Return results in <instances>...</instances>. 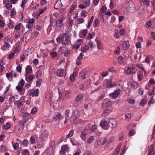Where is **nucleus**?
Returning <instances> with one entry per match:
<instances>
[{
	"label": "nucleus",
	"instance_id": "nucleus-1",
	"mask_svg": "<svg viewBox=\"0 0 155 155\" xmlns=\"http://www.w3.org/2000/svg\"><path fill=\"white\" fill-rule=\"evenodd\" d=\"M58 43L61 42L62 45H68L71 43V38L66 33L60 34L56 39Z\"/></svg>",
	"mask_w": 155,
	"mask_h": 155
},
{
	"label": "nucleus",
	"instance_id": "nucleus-2",
	"mask_svg": "<svg viewBox=\"0 0 155 155\" xmlns=\"http://www.w3.org/2000/svg\"><path fill=\"white\" fill-rule=\"evenodd\" d=\"M104 107V114L106 115H108V113L111 112L112 110V108L110 105V102L109 99H105L102 105Z\"/></svg>",
	"mask_w": 155,
	"mask_h": 155
},
{
	"label": "nucleus",
	"instance_id": "nucleus-3",
	"mask_svg": "<svg viewBox=\"0 0 155 155\" xmlns=\"http://www.w3.org/2000/svg\"><path fill=\"white\" fill-rule=\"evenodd\" d=\"M137 71L136 68L134 67H127V69L125 70V73L126 74H135Z\"/></svg>",
	"mask_w": 155,
	"mask_h": 155
},
{
	"label": "nucleus",
	"instance_id": "nucleus-4",
	"mask_svg": "<svg viewBox=\"0 0 155 155\" xmlns=\"http://www.w3.org/2000/svg\"><path fill=\"white\" fill-rule=\"evenodd\" d=\"M88 72L87 69H85L82 71L80 73V76L82 79H84L88 76Z\"/></svg>",
	"mask_w": 155,
	"mask_h": 155
},
{
	"label": "nucleus",
	"instance_id": "nucleus-5",
	"mask_svg": "<svg viewBox=\"0 0 155 155\" xmlns=\"http://www.w3.org/2000/svg\"><path fill=\"white\" fill-rule=\"evenodd\" d=\"M120 91V89H117L114 91V93H110V96L112 99H115L118 97Z\"/></svg>",
	"mask_w": 155,
	"mask_h": 155
},
{
	"label": "nucleus",
	"instance_id": "nucleus-6",
	"mask_svg": "<svg viewBox=\"0 0 155 155\" xmlns=\"http://www.w3.org/2000/svg\"><path fill=\"white\" fill-rule=\"evenodd\" d=\"M97 128V127L94 124H91L90 123L88 125L87 128L86 127V130H90L91 132L93 133L95 132V129Z\"/></svg>",
	"mask_w": 155,
	"mask_h": 155
},
{
	"label": "nucleus",
	"instance_id": "nucleus-7",
	"mask_svg": "<svg viewBox=\"0 0 155 155\" xmlns=\"http://www.w3.org/2000/svg\"><path fill=\"white\" fill-rule=\"evenodd\" d=\"M32 31H28L25 33L23 35V38L25 37L26 39L29 40L32 37Z\"/></svg>",
	"mask_w": 155,
	"mask_h": 155
},
{
	"label": "nucleus",
	"instance_id": "nucleus-8",
	"mask_svg": "<svg viewBox=\"0 0 155 155\" xmlns=\"http://www.w3.org/2000/svg\"><path fill=\"white\" fill-rule=\"evenodd\" d=\"M109 125L112 128H115L116 127L117 122L115 119L111 118L110 119Z\"/></svg>",
	"mask_w": 155,
	"mask_h": 155
},
{
	"label": "nucleus",
	"instance_id": "nucleus-9",
	"mask_svg": "<svg viewBox=\"0 0 155 155\" xmlns=\"http://www.w3.org/2000/svg\"><path fill=\"white\" fill-rule=\"evenodd\" d=\"M35 19L34 18L29 19L28 23L26 25V27L29 29H30L33 26V24L35 22Z\"/></svg>",
	"mask_w": 155,
	"mask_h": 155
},
{
	"label": "nucleus",
	"instance_id": "nucleus-10",
	"mask_svg": "<svg viewBox=\"0 0 155 155\" xmlns=\"http://www.w3.org/2000/svg\"><path fill=\"white\" fill-rule=\"evenodd\" d=\"M100 124L101 127L105 130L108 129L109 126V123L108 124L107 121H101Z\"/></svg>",
	"mask_w": 155,
	"mask_h": 155
},
{
	"label": "nucleus",
	"instance_id": "nucleus-11",
	"mask_svg": "<svg viewBox=\"0 0 155 155\" xmlns=\"http://www.w3.org/2000/svg\"><path fill=\"white\" fill-rule=\"evenodd\" d=\"M8 39L5 38L4 41V42L5 44L2 47L1 49L4 50L6 49L5 48H9L10 47V45L8 42H7Z\"/></svg>",
	"mask_w": 155,
	"mask_h": 155
},
{
	"label": "nucleus",
	"instance_id": "nucleus-12",
	"mask_svg": "<svg viewBox=\"0 0 155 155\" xmlns=\"http://www.w3.org/2000/svg\"><path fill=\"white\" fill-rule=\"evenodd\" d=\"M63 7V5L62 4L61 0H58L56 2L54 8L57 9H58Z\"/></svg>",
	"mask_w": 155,
	"mask_h": 155
},
{
	"label": "nucleus",
	"instance_id": "nucleus-13",
	"mask_svg": "<svg viewBox=\"0 0 155 155\" xmlns=\"http://www.w3.org/2000/svg\"><path fill=\"white\" fill-rule=\"evenodd\" d=\"M130 45L128 41H125L123 42L122 44V47L124 50H127L129 48Z\"/></svg>",
	"mask_w": 155,
	"mask_h": 155
},
{
	"label": "nucleus",
	"instance_id": "nucleus-14",
	"mask_svg": "<svg viewBox=\"0 0 155 155\" xmlns=\"http://www.w3.org/2000/svg\"><path fill=\"white\" fill-rule=\"evenodd\" d=\"M155 153V149H154V145L152 144L148 150L147 155H153Z\"/></svg>",
	"mask_w": 155,
	"mask_h": 155
},
{
	"label": "nucleus",
	"instance_id": "nucleus-15",
	"mask_svg": "<svg viewBox=\"0 0 155 155\" xmlns=\"http://www.w3.org/2000/svg\"><path fill=\"white\" fill-rule=\"evenodd\" d=\"M82 42L83 41L81 39L77 40L75 43V45H73L74 48L75 49H78L81 43H82Z\"/></svg>",
	"mask_w": 155,
	"mask_h": 155
},
{
	"label": "nucleus",
	"instance_id": "nucleus-16",
	"mask_svg": "<svg viewBox=\"0 0 155 155\" xmlns=\"http://www.w3.org/2000/svg\"><path fill=\"white\" fill-rule=\"evenodd\" d=\"M39 90L38 89L35 90L34 91H31L29 95L32 97L34 96H37L38 95Z\"/></svg>",
	"mask_w": 155,
	"mask_h": 155
},
{
	"label": "nucleus",
	"instance_id": "nucleus-17",
	"mask_svg": "<svg viewBox=\"0 0 155 155\" xmlns=\"http://www.w3.org/2000/svg\"><path fill=\"white\" fill-rule=\"evenodd\" d=\"M3 3L4 4L5 3L6 4L5 5V7L7 9H9L12 8V6L11 4L9 3V0H4L3 1Z\"/></svg>",
	"mask_w": 155,
	"mask_h": 155
},
{
	"label": "nucleus",
	"instance_id": "nucleus-18",
	"mask_svg": "<svg viewBox=\"0 0 155 155\" xmlns=\"http://www.w3.org/2000/svg\"><path fill=\"white\" fill-rule=\"evenodd\" d=\"M57 74L58 76L59 77H63L64 74V71L62 69H58L57 72Z\"/></svg>",
	"mask_w": 155,
	"mask_h": 155
},
{
	"label": "nucleus",
	"instance_id": "nucleus-19",
	"mask_svg": "<svg viewBox=\"0 0 155 155\" xmlns=\"http://www.w3.org/2000/svg\"><path fill=\"white\" fill-rule=\"evenodd\" d=\"M61 118V113H57L55 115H54L53 119V120H59Z\"/></svg>",
	"mask_w": 155,
	"mask_h": 155
},
{
	"label": "nucleus",
	"instance_id": "nucleus-20",
	"mask_svg": "<svg viewBox=\"0 0 155 155\" xmlns=\"http://www.w3.org/2000/svg\"><path fill=\"white\" fill-rule=\"evenodd\" d=\"M117 83L112 82L111 81H109L107 84V88L112 87L116 86Z\"/></svg>",
	"mask_w": 155,
	"mask_h": 155
},
{
	"label": "nucleus",
	"instance_id": "nucleus-21",
	"mask_svg": "<svg viewBox=\"0 0 155 155\" xmlns=\"http://www.w3.org/2000/svg\"><path fill=\"white\" fill-rule=\"evenodd\" d=\"M63 21V20L61 18H58L56 22L57 26L59 27L62 25V23Z\"/></svg>",
	"mask_w": 155,
	"mask_h": 155
},
{
	"label": "nucleus",
	"instance_id": "nucleus-22",
	"mask_svg": "<svg viewBox=\"0 0 155 155\" xmlns=\"http://www.w3.org/2000/svg\"><path fill=\"white\" fill-rule=\"evenodd\" d=\"M52 98V96L49 93L47 94L45 96V99L46 101H47L49 102H51Z\"/></svg>",
	"mask_w": 155,
	"mask_h": 155
},
{
	"label": "nucleus",
	"instance_id": "nucleus-23",
	"mask_svg": "<svg viewBox=\"0 0 155 155\" xmlns=\"http://www.w3.org/2000/svg\"><path fill=\"white\" fill-rule=\"evenodd\" d=\"M127 5L128 8H130L134 6L132 0H129V1H127Z\"/></svg>",
	"mask_w": 155,
	"mask_h": 155
},
{
	"label": "nucleus",
	"instance_id": "nucleus-24",
	"mask_svg": "<svg viewBox=\"0 0 155 155\" xmlns=\"http://www.w3.org/2000/svg\"><path fill=\"white\" fill-rule=\"evenodd\" d=\"M86 136V134L85 132L84 131L81 132V134L80 135V137L82 140H84L85 139Z\"/></svg>",
	"mask_w": 155,
	"mask_h": 155
},
{
	"label": "nucleus",
	"instance_id": "nucleus-25",
	"mask_svg": "<svg viewBox=\"0 0 155 155\" xmlns=\"http://www.w3.org/2000/svg\"><path fill=\"white\" fill-rule=\"evenodd\" d=\"M73 115L74 117V119H76L77 118L78 116L80 115V112L79 110H76L73 113Z\"/></svg>",
	"mask_w": 155,
	"mask_h": 155
},
{
	"label": "nucleus",
	"instance_id": "nucleus-26",
	"mask_svg": "<svg viewBox=\"0 0 155 155\" xmlns=\"http://www.w3.org/2000/svg\"><path fill=\"white\" fill-rule=\"evenodd\" d=\"M77 76L76 72H74L71 75L70 77V79L71 81H74L75 80V78Z\"/></svg>",
	"mask_w": 155,
	"mask_h": 155
},
{
	"label": "nucleus",
	"instance_id": "nucleus-27",
	"mask_svg": "<svg viewBox=\"0 0 155 155\" xmlns=\"http://www.w3.org/2000/svg\"><path fill=\"white\" fill-rule=\"evenodd\" d=\"M83 97V95L82 94H79L77 96L75 100L77 102L81 101L82 100Z\"/></svg>",
	"mask_w": 155,
	"mask_h": 155
},
{
	"label": "nucleus",
	"instance_id": "nucleus-28",
	"mask_svg": "<svg viewBox=\"0 0 155 155\" xmlns=\"http://www.w3.org/2000/svg\"><path fill=\"white\" fill-rule=\"evenodd\" d=\"M26 72L28 73H30L32 72V70L31 66L29 65H28L26 68Z\"/></svg>",
	"mask_w": 155,
	"mask_h": 155
},
{
	"label": "nucleus",
	"instance_id": "nucleus-29",
	"mask_svg": "<svg viewBox=\"0 0 155 155\" xmlns=\"http://www.w3.org/2000/svg\"><path fill=\"white\" fill-rule=\"evenodd\" d=\"M118 62L119 64H122L124 63V57L121 56H119L117 58Z\"/></svg>",
	"mask_w": 155,
	"mask_h": 155
},
{
	"label": "nucleus",
	"instance_id": "nucleus-30",
	"mask_svg": "<svg viewBox=\"0 0 155 155\" xmlns=\"http://www.w3.org/2000/svg\"><path fill=\"white\" fill-rule=\"evenodd\" d=\"M99 25V21L96 18V19H95V20H94V21L93 25L95 27H96L98 26Z\"/></svg>",
	"mask_w": 155,
	"mask_h": 155
},
{
	"label": "nucleus",
	"instance_id": "nucleus-31",
	"mask_svg": "<svg viewBox=\"0 0 155 155\" xmlns=\"http://www.w3.org/2000/svg\"><path fill=\"white\" fill-rule=\"evenodd\" d=\"M71 96V92L69 91L66 92L65 93V96L66 99H68Z\"/></svg>",
	"mask_w": 155,
	"mask_h": 155
},
{
	"label": "nucleus",
	"instance_id": "nucleus-32",
	"mask_svg": "<svg viewBox=\"0 0 155 155\" xmlns=\"http://www.w3.org/2000/svg\"><path fill=\"white\" fill-rule=\"evenodd\" d=\"M107 90H103L102 91V93H103V94H101V96L98 98V99L99 100H101L104 97V95L107 92Z\"/></svg>",
	"mask_w": 155,
	"mask_h": 155
},
{
	"label": "nucleus",
	"instance_id": "nucleus-33",
	"mask_svg": "<svg viewBox=\"0 0 155 155\" xmlns=\"http://www.w3.org/2000/svg\"><path fill=\"white\" fill-rule=\"evenodd\" d=\"M94 140V137L93 136H91L87 140V142L89 143H91Z\"/></svg>",
	"mask_w": 155,
	"mask_h": 155
},
{
	"label": "nucleus",
	"instance_id": "nucleus-34",
	"mask_svg": "<svg viewBox=\"0 0 155 155\" xmlns=\"http://www.w3.org/2000/svg\"><path fill=\"white\" fill-rule=\"evenodd\" d=\"M147 102V100L145 99H142L140 101L139 104L141 106H143L146 104Z\"/></svg>",
	"mask_w": 155,
	"mask_h": 155
},
{
	"label": "nucleus",
	"instance_id": "nucleus-35",
	"mask_svg": "<svg viewBox=\"0 0 155 155\" xmlns=\"http://www.w3.org/2000/svg\"><path fill=\"white\" fill-rule=\"evenodd\" d=\"M29 143V142L28 140L26 139L24 140L22 143V144L24 146L27 147L28 146Z\"/></svg>",
	"mask_w": 155,
	"mask_h": 155
},
{
	"label": "nucleus",
	"instance_id": "nucleus-36",
	"mask_svg": "<svg viewBox=\"0 0 155 155\" xmlns=\"http://www.w3.org/2000/svg\"><path fill=\"white\" fill-rule=\"evenodd\" d=\"M155 103V100L153 98V97H152L149 100L148 103V104L149 106H150L151 104H153Z\"/></svg>",
	"mask_w": 155,
	"mask_h": 155
},
{
	"label": "nucleus",
	"instance_id": "nucleus-37",
	"mask_svg": "<svg viewBox=\"0 0 155 155\" xmlns=\"http://www.w3.org/2000/svg\"><path fill=\"white\" fill-rule=\"evenodd\" d=\"M87 14V12L85 10H83L81 13V17L84 18L86 16Z\"/></svg>",
	"mask_w": 155,
	"mask_h": 155
},
{
	"label": "nucleus",
	"instance_id": "nucleus-38",
	"mask_svg": "<svg viewBox=\"0 0 155 155\" xmlns=\"http://www.w3.org/2000/svg\"><path fill=\"white\" fill-rule=\"evenodd\" d=\"M97 43L98 48L99 49H102L103 47L102 45L101 44L100 41H97Z\"/></svg>",
	"mask_w": 155,
	"mask_h": 155
},
{
	"label": "nucleus",
	"instance_id": "nucleus-39",
	"mask_svg": "<svg viewBox=\"0 0 155 155\" xmlns=\"http://www.w3.org/2000/svg\"><path fill=\"white\" fill-rule=\"evenodd\" d=\"M135 134V130L134 129H132L129 132V136H131L134 135Z\"/></svg>",
	"mask_w": 155,
	"mask_h": 155
},
{
	"label": "nucleus",
	"instance_id": "nucleus-40",
	"mask_svg": "<svg viewBox=\"0 0 155 155\" xmlns=\"http://www.w3.org/2000/svg\"><path fill=\"white\" fill-rule=\"evenodd\" d=\"M23 88V87H22V86H19V83L18 84V85H17L16 87V89L19 92H20L21 91H22Z\"/></svg>",
	"mask_w": 155,
	"mask_h": 155
},
{
	"label": "nucleus",
	"instance_id": "nucleus-41",
	"mask_svg": "<svg viewBox=\"0 0 155 155\" xmlns=\"http://www.w3.org/2000/svg\"><path fill=\"white\" fill-rule=\"evenodd\" d=\"M74 130H71L68 134L66 136V137L68 138H69L72 137L74 134Z\"/></svg>",
	"mask_w": 155,
	"mask_h": 155
},
{
	"label": "nucleus",
	"instance_id": "nucleus-42",
	"mask_svg": "<svg viewBox=\"0 0 155 155\" xmlns=\"http://www.w3.org/2000/svg\"><path fill=\"white\" fill-rule=\"evenodd\" d=\"M10 124L8 123H6V125L5 124L4 125V128L5 130H7L10 128Z\"/></svg>",
	"mask_w": 155,
	"mask_h": 155
},
{
	"label": "nucleus",
	"instance_id": "nucleus-43",
	"mask_svg": "<svg viewBox=\"0 0 155 155\" xmlns=\"http://www.w3.org/2000/svg\"><path fill=\"white\" fill-rule=\"evenodd\" d=\"M38 111V109L35 107L33 108L31 110V113L32 114H35Z\"/></svg>",
	"mask_w": 155,
	"mask_h": 155
},
{
	"label": "nucleus",
	"instance_id": "nucleus-44",
	"mask_svg": "<svg viewBox=\"0 0 155 155\" xmlns=\"http://www.w3.org/2000/svg\"><path fill=\"white\" fill-rule=\"evenodd\" d=\"M94 18V16H92L91 17L90 21L89 22L88 25L87 26V28H89L90 27L91 25V23L93 21Z\"/></svg>",
	"mask_w": 155,
	"mask_h": 155
},
{
	"label": "nucleus",
	"instance_id": "nucleus-45",
	"mask_svg": "<svg viewBox=\"0 0 155 155\" xmlns=\"http://www.w3.org/2000/svg\"><path fill=\"white\" fill-rule=\"evenodd\" d=\"M151 21H148L146 23L145 26L147 28H148L149 27H151Z\"/></svg>",
	"mask_w": 155,
	"mask_h": 155
},
{
	"label": "nucleus",
	"instance_id": "nucleus-46",
	"mask_svg": "<svg viewBox=\"0 0 155 155\" xmlns=\"http://www.w3.org/2000/svg\"><path fill=\"white\" fill-rule=\"evenodd\" d=\"M13 72V71H12L10 73H7L6 74V77L8 78H10V77H13V75H12V73Z\"/></svg>",
	"mask_w": 155,
	"mask_h": 155
},
{
	"label": "nucleus",
	"instance_id": "nucleus-47",
	"mask_svg": "<svg viewBox=\"0 0 155 155\" xmlns=\"http://www.w3.org/2000/svg\"><path fill=\"white\" fill-rule=\"evenodd\" d=\"M131 114H125V119L127 120H129L131 117Z\"/></svg>",
	"mask_w": 155,
	"mask_h": 155
},
{
	"label": "nucleus",
	"instance_id": "nucleus-48",
	"mask_svg": "<svg viewBox=\"0 0 155 155\" xmlns=\"http://www.w3.org/2000/svg\"><path fill=\"white\" fill-rule=\"evenodd\" d=\"M42 81V79H38L37 80L36 83V86L37 87H39Z\"/></svg>",
	"mask_w": 155,
	"mask_h": 155
},
{
	"label": "nucleus",
	"instance_id": "nucleus-49",
	"mask_svg": "<svg viewBox=\"0 0 155 155\" xmlns=\"http://www.w3.org/2000/svg\"><path fill=\"white\" fill-rule=\"evenodd\" d=\"M70 110H67L65 113V117L69 118Z\"/></svg>",
	"mask_w": 155,
	"mask_h": 155
},
{
	"label": "nucleus",
	"instance_id": "nucleus-50",
	"mask_svg": "<svg viewBox=\"0 0 155 155\" xmlns=\"http://www.w3.org/2000/svg\"><path fill=\"white\" fill-rule=\"evenodd\" d=\"M142 2L144 4L146 5L147 6H149L150 2L148 0H143Z\"/></svg>",
	"mask_w": 155,
	"mask_h": 155
},
{
	"label": "nucleus",
	"instance_id": "nucleus-51",
	"mask_svg": "<svg viewBox=\"0 0 155 155\" xmlns=\"http://www.w3.org/2000/svg\"><path fill=\"white\" fill-rule=\"evenodd\" d=\"M61 149L62 150L66 151L68 149V146L67 145H62L61 147Z\"/></svg>",
	"mask_w": 155,
	"mask_h": 155
},
{
	"label": "nucleus",
	"instance_id": "nucleus-52",
	"mask_svg": "<svg viewBox=\"0 0 155 155\" xmlns=\"http://www.w3.org/2000/svg\"><path fill=\"white\" fill-rule=\"evenodd\" d=\"M18 145H19L18 143H17V142L15 143L14 144H13V148L15 150L17 149L18 148Z\"/></svg>",
	"mask_w": 155,
	"mask_h": 155
},
{
	"label": "nucleus",
	"instance_id": "nucleus-53",
	"mask_svg": "<svg viewBox=\"0 0 155 155\" xmlns=\"http://www.w3.org/2000/svg\"><path fill=\"white\" fill-rule=\"evenodd\" d=\"M89 48L88 46L87 45H85L83 48L82 51L83 52H86Z\"/></svg>",
	"mask_w": 155,
	"mask_h": 155
},
{
	"label": "nucleus",
	"instance_id": "nucleus-54",
	"mask_svg": "<svg viewBox=\"0 0 155 155\" xmlns=\"http://www.w3.org/2000/svg\"><path fill=\"white\" fill-rule=\"evenodd\" d=\"M15 55V53L13 52L11 53L7 57L8 59H11L13 58V57Z\"/></svg>",
	"mask_w": 155,
	"mask_h": 155
},
{
	"label": "nucleus",
	"instance_id": "nucleus-55",
	"mask_svg": "<svg viewBox=\"0 0 155 155\" xmlns=\"http://www.w3.org/2000/svg\"><path fill=\"white\" fill-rule=\"evenodd\" d=\"M16 14L15 11L13 9H12L10 11V15L11 16H14Z\"/></svg>",
	"mask_w": 155,
	"mask_h": 155
},
{
	"label": "nucleus",
	"instance_id": "nucleus-56",
	"mask_svg": "<svg viewBox=\"0 0 155 155\" xmlns=\"http://www.w3.org/2000/svg\"><path fill=\"white\" fill-rule=\"evenodd\" d=\"M23 155H29V153L28 150L27 149H25L23 151Z\"/></svg>",
	"mask_w": 155,
	"mask_h": 155
},
{
	"label": "nucleus",
	"instance_id": "nucleus-57",
	"mask_svg": "<svg viewBox=\"0 0 155 155\" xmlns=\"http://www.w3.org/2000/svg\"><path fill=\"white\" fill-rule=\"evenodd\" d=\"M154 90H153L151 91L150 90L147 93V94L149 95L150 96H151L152 95H154V94H153V93L154 92Z\"/></svg>",
	"mask_w": 155,
	"mask_h": 155
},
{
	"label": "nucleus",
	"instance_id": "nucleus-58",
	"mask_svg": "<svg viewBox=\"0 0 155 155\" xmlns=\"http://www.w3.org/2000/svg\"><path fill=\"white\" fill-rule=\"evenodd\" d=\"M31 143L32 144L34 143H35V140L34 137H31L30 139Z\"/></svg>",
	"mask_w": 155,
	"mask_h": 155
},
{
	"label": "nucleus",
	"instance_id": "nucleus-59",
	"mask_svg": "<svg viewBox=\"0 0 155 155\" xmlns=\"http://www.w3.org/2000/svg\"><path fill=\"white\" fill-rule=\"evenodd\" d=\"M87 30L86 29H84L82 30V34L84 36L87 35Z\"/></svg>",
	"mask_w": 155,
	"mask_h": 155
},
{
	"label": "nucleus",
	"instance_id": "nucleus-60",
	"mask_svg": "<svg viewBox=\"0 0 155 155\" xmlns=\"http://www.w3.org/2000/svg\"><path fill=\"white\" fill-rule=\"evenodd\" d=\"M138 80L139 81H141L142 79V74H139L137 76Z\"/></svg>",
	"mask_w": 155,
	"mask_h": 155
},
{
	"label": "nucleus",
	"instance_id": "nucleus-61",
	"mask_svg": "<svg viewBox=\"0 0 155 155\" xmlns=\"http://www.w3.org/2000/svg\"><path fill=\"white\" fill-rule=\"evenodd\" d=\"M136 126V124L134 123L129 124L127 127L128 129L130 128V127H134Z\"/></svg>",
	"mask_w": 155,
	"mask_h": 155
},
{
	"label": "nucleus",
	"instance_id": "nucleus-62",
	"mask_svg": "<svg viewBox=\"0 0 155 155\" xmlns=\"http://www.w3.org/2000/svg\"><path fill=\"white\" fill-rule=\"evenodd\" d=\"M79 24L82 23L84 22V19L83 18H79L77 19Z\"/></svg>",
	"mask_w": 155,
	"mask_h": 155
},
{
	"label": "nucleus",
	"instance_id": "nucleus-63",
	"mask_svg": "<svg viewBox=\"0 0 155 155\" xmlns=\"http://www.w3.org/2000/svg\"><path fill=\"white\" fill-rule=\"evenodd\" d=\"M141 43L140 42H137L136 44V47L137 48H140L141 47Z\"/></svg>",
	"mask_w": 155,
	"mask_h": 155
},
{
	"label": "nucleus",
	"instance_id": "nucleus-64",
	"mask_svg": "<svg viewBox=\"0 0 155 155\" xmlns=\"http://www.w3.org/2000/svg\"><path fill=\"white\" fill-rule=\"evenodd\" d=\"M83 155H92V154L90 151H87L84 153Z\"/></svg>",
	"mask_w": 155,
	"mask_h": 155
}]
</instances>
